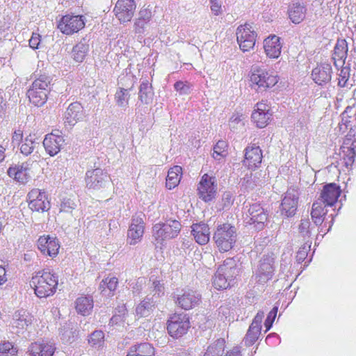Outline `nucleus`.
Segmentation results:
<instances>
[{"label": "nucleus", "instance_id": "obj_8", "mask_svg": "<svg viewBox=\"0 0 356 356\" xmlns=\"http://www.w3.org/2000/svg\"><path fill=\"white\" fill-rule=\"evenodd\" d=\"M190 327L189 318L186 314H175L168 320V331L172 337L178 338L186 333Z\"/></svg>", "mask_w": 356, "mask_h": 356}, {"label": "nucleus", "instance_id": "obj_55", "mask_svg": "<svg viewBox=\"0 0 356 356\" xmlns=\"http://www.w3.org/2000/svg\"><path fill=\"white\" fill-rule=\"evenodd\" d=\"M17 353V350L9 341H5L0 343V355L10 354L15 355Z\"/></svg>", "mask_w": 356, "mask_h": 356}, {"label": "nucleus", "instance_id": "obj_18", "mask_svg": "<svg viewBox=\"0 0 356 356\" xmlns=\"http://www.w3.org/2000/svg\"><path fill=\"white\" fill-rule=\"evenodd\" d=\"M274 260L270 257H264L261 261L255 275L257 282L266 284L272 279L274 274Z\"/></svg>", "mask_w": 356, "mask_h": 356}, {"label": "nucleus", "instance_id": "obj_53", "mask_svg": "<svg viewBox=\"0 0 356 356\" xmlns=\"http://www.w3.org/2000/svg\"><path fill=\"white\" fill-rule=\"evenodd\" d=\"M174 88L180 95H188L191 90V85L187 81H177L174 84Z\"/></svg>", "mask_w": 356, "mask_h": 356}, {"label": "nucleus", "instance_id": "obj_2", "mask_svg": "<svg viewBox=\"0 0 356 356\" xmlns=\"http://www.w3.org/2000/svg\"><path fill=\"white\" fill-rule=\"evenodd\" d=\"M236 238V228L227 223L218 225L213 236L216 247L221 252L232 250Z\"/></svg>", "mask_w": 356, "mask_h": 356}, {"label": "nucleus", "instance_id": "obj_34", "mask_svg": "<svg viewBox=\"0 0 356 356\" xmlns=\"http://www.w3.org/2000/svg\"><path fill=\"white\" fill-rule=\"evenodd\" d=\"M325 203L322 202L319 200L315 201L312 204L311 211L312 218L316 225H322L323 222L325 220V216L327 213Z\"/></svg>", "mask_w": 356, "mask_h": 356}, {"label": "nucleus", "instance_id": "obj_27", "mask_svg": "<svg viewBox=\"0 0 356 356\" xmlns=\"http://www.w3.org/2000/svg\"><path fill=\"white\" fill-rule=\"evenodd\" d=\"M262 152L259 146L249 145L245 149L244 165L249 169L258 168L262 161Z\"/></svg>", "mask_w": 356, "mask_h": 356}, {"label": "nucleus", "instance_id": "obj_6", "mask_svg": "<svg viewBox=\"0 0 356 356\" xmlns=\"http://www.w3.org/2000/svg\"><path fill=\"white\" fill-rule=\"evenodd\" d=\"M236 40L241 51H248L253 49L256 42L257 33L250 24L240 25L236 32Z\"/></svg>", "mask_w": 356, "mask_h": 356}, {"label": "nucleus", "instance_id": "obj_3", "mask_svg": "<svg viewBox=\"0 0 356 356\" xmlns=\"http://www.w3.org/2000/svg\"><path fill=\"white\" fill-rule=\"evenodd\" d=\"M50 78L42 75L36 79L27 91L29 101L36 106H43L47 99V95L50 88Z\"/></svg>", "mask_w": 356, "mask_h": 356}, {"label": "nucleus", "instance_id": "obj_7", "mask_svg": "<svg viewBox=\"0 0 356 356\" xmlns=\"http://www.w3.org/2000/svg\"><path fill=\"white\" fill-rule=\"evenodd\" d=\"M268 213L263 207L258 203L250 206L245 213V221L247 224L254 225L257 230L264 229L267 222Z\"/></svg>", "mask_w": 356, "mask_h": 356}, {"label": "nucleus", "instance_id": "obj_19", "mask_svg": "<svg viewBox=\"0 0 356 356\" xmlns=\"http://www.w3.org/2000/svg\"><path fill=\"white\" fill-rule=\"evenodd\" d=\"M37 246L42 254H47L51 257H56L60 248V244L56 237L49 235L40 236L37 241Z\"/></svg>", "mask_w": 356, "mask_h": 356}, {"label": "nucleus", "instance_id": "obj_16", "mask_svg": "<svg viewBox=\"0 0 356 356\" xmlns=\"http://www.w3.org/2000/svg\"><path fill=\"white\" fill-rule=\"evenodd\" d=\"M143 215L142 213L133 216L131 223L127 232V240L129 244L135 245L141 241L144 234Z\"/></svg>", "mask_w": 356, "mask_h": 356}, {"label": "nucleus", "instance_id": "obj_9", "mask_svg": "<svg viewBox=\"0 0 356 356\" xmlns=\"http://www.w3.org/2000/svg\"><path fill=\"white\" fill-rule=\"evenodd\" d=\"M299 191L296 188H290L284 193L280 205V211L286 217L293 216L298 208Z\"/></svg>", "mask_w": 356, "mask_h": 356}, {"label": "nucleus", "instance_id": "obj_37", "mask_svg": "<svg viewBox=\"0 0 356 356\" xmlns=\"http://www.w3.org/2000/svg\"><path fill=\"white\" fill-rule=\"evenodd\" d=\"M261 174L259 172L252 173L250 172L246 174L242 179V187L245 191H249L253 190L255 187L261 186L263 184V179H260Z\"/></svg>", "mask_w": 356, "mask_h": 356}, {"label": "nucleus", "instance_id": "obj_32", "mask_svg": "<svg viewBox=\"0 0 356 356\" xmlns=\"http://www.w3.org/2000/svg\"><path fill=\"white\" fill-rule=\"evenodd\" d=\"M29 170V164L24 163L21 165L10 167L8 170V175L15 180L24 184L28 181L30 177Z\"/></svg>", "mask_w": 356, "mask_h": 356}, {"label": "nucleus", "instance_id": "obj_10", "mask_svg": "<svg viewBox=\"0 0 356 356\" xmlns=\"http://www.w3.org/2000/svg\"><path fill=\"white\" fill-rule=\"evenodd\" d=\"M34 317L27 311L20 309L16 311L10 322L12 331L16 334H23L33 324Z\"/></svg>", "mask_w": 356, "mask_h": 356}, {"label": "nucleus", "instance_id": "obj_23", "mask_svg": "<svg viewBox=\"0 0 356 356\" xmlns=\"http://www.w3.org/2000/svg\"><path fill=\"white\" fill-rule=\"evenodd\" d=\"M152 13L151 9L147 8H141L138 13V17L134 24V32L137 34H145L151 26Z\"/></svg>", "mask_w": 356, "mask_h": 356}, {"label": "nucleus", "instance_id": "obj_1", "mask_svg": "<svg viewBox=\"0 0 356 356\" xmlns=\"http://www.w3.org/2000/svg\"><path fill=\"white\" fill-rule=\"evenodd\" d=\"M58 276L49 269H43L35 272L30 281V286L35 294L40 298L53 296L56 291Z\"/></svg>", "mask_w": 356, "mask_h": 356}, {"label": "nucleus", "instance_id": "obj_11", "mask_svg": "<svg viewBox=\"0 0 356 356\" xmlns=\"http://www.w3.org/2000/svg\"><path fill=\"white\" fill-rule=\"evenodd\" d=\"M197 191L200 198L205 202L214 199L217 193V184L215 177L204 174L200 181Z\"/></svg>", "mask_w": 356, "mask_h": 356}, {"label": "nucleus", "instance_id": "obj_47", "mask_svg": "<svg viewBox=\"0 0 356 356\" xmlns=\"http://www.w3.org/2000/svg\"><path fill=\"white\" fill-rule=\"evenodd\" d=\"M227 144L224 140H219L213 147V158L220 161L227 155Z\"/></svg>", "mask_w": 356, "mask_h": 356}, {"label": "nucleus", "instance_id": "obj_60", "mask_svg": "<svg viewBox=\"0 0 356 356\" xmlns=\"http://www.w3.org/2000/svg\"><path fill=\"white\" fill-rule=\"evenodd\" d=\"M356 134V130L355 129H350L348 134L346 136V138L343 142V148L345 149V145H351L352 143L355 141L353 140V138L355 137Z\"/></svg>", "mask_w": 356, "mask_h": 356}, {"label": "nucleus", "instance_id": "obj_22", "mask_svg": "<svg viewBox=\"0 0 356 356\" xmlns=\"http://www.w3.org/2000/svg\"><path fill=\"white\" fill-rule=\"evenodd\" d=\"M307 13V8L303 1H293L288 6V17L295 24H299L303 22L306 18Z\"/></svg>", "mask_w": 356, "mask_h": 356}, {"label": "nucleus", "instance_id": "obj_26", "mask_svg": "<svg viewBox=\"0 0 356 356\" xmlns=\"http://www.w3.org/2000/svg\"><path fill=\"white\" fill-rule=\"evenodd\" d=\"M84 117L83 108L79 102H73L69 105L65 113V124L70 127L74 126Z\"/></svg>", "mask_w": 356, "mask_h": 356}, {"label": "nucleus", "instance_id": "obj_56", "mask_svg": "<svg viewBox=\"0 0 356 356\" xmlns=\"http://www.w3.org/2000/svg\"><path fill=\"white\" fill-rule=\"evenodd\" d=\"M278 307H274L272 310L268 313V316L265 321L264 325L266 327V332L269 330L273 325V321L276 317Z\"/></svg>", "mask_w": 356, "mask_h": 356}, {"label": "nucleus", "instance_id": "obj_45", "mask_svg": "<svg viewBox=\"0 0 356 356\" xmlns=\"http://www.w3.org/2000/svg\"><path fill=\"white\" fill-rule=\"evenodd\" d=\"M213 284L216 289L220 290L226 289L228 287L232 286L234 283L228 280L227 277L224 276L223 274L220 273V270L218 268L213 279Z\"/></svg>", "mask_w": 356, "mask_h": 356}, {"label": "nucleus", "instance_id": "obj_21", "mask_svg": "<svg viewBox=\"0 0 356 356\" xmlns=\"http://www.w3.org/2000/svg\"><path fill=\"white\" fill-rule=\"evenodd\" d=\"M272 113L270 112V107L266 103L261 102L255 105L254 110L252 114L253 122L259 128H264L270 120Z\"/></svg>", "mask_w": 356, "mask_h": 356}, {"label": "nucleus", "instance_id": "obj_25", "mask_svg": "<svg viewBox=\"0 0 356 356\" xmlns=\"http://www.w3.org/2000/svg\"><path fill=\"white\" fill-rule=\"evenodd\" d=\"M341 192L340 187L336 184H328L323 187L318 200L325 203V206L332 207L337 202Z\"/></svg>", "mask_w": 356, "mask_h": 356}, {"label": "nucleus", "instance_id": "obj_41", "mask_svg": "<svg viewBox=\"0 0 356 356\" xmlns=\"http://www.w3.org/2000/svg\"><path fill=\"white\" fill-rule=\"evenodd\" d=\"M118 284V278L115 277H106L99 284V289L101 293L108 296H113V291L116 289Z\"/></svg>", "mask_w": 356, "mask_h": 356}, {"label": "nucleus", "instance_id": "obj_4", "mask_svg": "<svg viewBox=\"0 0 356 356\" xmlns=\"http://www.w3.org/2000/svg\"><path fill=\"white\" fill-rule=\"evenodd\" d=\"M181 228V223L176 220H168L165 222H159L153 226V237L157 243L163 244L164 241L177 237Z\"/></svg>", "mask_w": 356, "mask_h": 356}, {"label": "nucleus", "instance_id": "obj_63", "mask_svg": "<svg viewBox=\"0 0 356 356\" xmlns=\"http://www.w3.org/2000/svg\"><path fill=\"white\" fill-rule=\"evenodd\" d=\"M23 132L20 129L15 130L12 136V143L19 145L22 141Z\"/></svg>", "mask_w": 356, "mask_h": 356}, {"label": "nucleus", "instance_id": "obj_15", "mask_svg": "<svg viewBox=\"0 0 356 356\" xmlns=\"http://www.w3.org/2000/svg\"><path fill=\"white\" fill-rule=\"evenodd\" d=\"M109 181L108 174L101 168L90 170L86 174V184L90 189L99 190L106 186Z\"/></svg>", "mask_w": 356, "mask_h": 356}, {"label": "nucleus", "instance_id": "obj_29", "mask_svg": "<svg viewBox=\"0 0 356 356\" xmlns=\"http://www.w3.org/2000/svg\"><path fill=\"white\" fill-rule=\"evenodd\" d=\"M56 347L51 342L32 343L29 347L30 356H53Z\"/></svg>", "mask_w": 356, "mask_h": 356}, {"label": "nucleus", "instance_id": "obj_43", "mask_svg": "<svg viewBox=\"0 0 356 356\" xmlns=\"http://www.w3.org/2000/svg\"><path fill=\"white\" fill-rule=\"evenodd\" d=\"M38 145L39 143L36 141L35 135L30 134L22 142V144L20 147V152L24 156H29Z\"/></svg>", "mask_w": 356, "mask_h": 356}, {"label": "nucleus", "instance_id": "obj_58", "mask_svg": "<svg viewBox=\"0 0 356 356\" xmlns=\"http://www.w3.org/2000/svg\"><path fill=\"white\" fill-rule=\"evenodd\" d=\"M244 119H245V116L243 114L234 113L232 115V116L230 118L229 126L232 128H235L236 127L235 125L240 122H242Z\"/></svg>", "mask_w": 356, "mask_h": 356}, {"label": "nucleus", "instance_id": "obj_62", "mask_svg": "<svg viewBox=\"0 0 356 356\" xmlns=\"http://www.w3.org/2000/svg\"><path fill=\"white\" fill-rule=\"evenodd\" d=\"M348 77H349V76H348V70L342 69L340 71V74H339V85L341 87H344L346 86L347 81L348 80Z\"/></svg>", "mask_w": 356, "mask_h": 356}, {"label": "nucleus", "instance_id": "obj_14", "mask_svg": "<svg viewBox=\"0 0 356 356\" xmlns=\"http://www.w3.org/2000/svg\"><path fill=\"white\" fill-rule=\"evenodd\" d=\"M136 8L134 0H118L113 8V13L120 23H125L131 21Z\"/></svg>", "mask_w": 356, "mask_h": 356}, {"label": "nucleus", "instance_id": "obj_38", "mask_svg": "<svg viewBox=\"0 0 356 356\" xmlns=\"http://www.w3.org/2000/svg\"><path fill=\"white\" fill-rule=\"evenodd\" d=\"M155 307L153 297H146L136 309V313L140 317L148 316Z\"/></svg>", "mask_w": 356, "mask_h": 356}, {"label": "nucleus", "instance_id": "obj_54", "mask_svg": "<svg viewBox=\"0 0 356 356\" xmlns=\"http://www.w3.org/2000/svg\"><path fill=\"white\" fill-rule=\"evenodd\" d=\"M310 247L311 242L307 241L299 249L296 254V260L298 263L302 262L306 259Z\"/></svg>", "mask_w": 356, "mask_h": 356}, {"label": "nucleus", "instance_id": "obj_64", "mask_svg": "<svg viewBox=\"0 0 356 356\" xmlns=\"http://www.w3.org/2000/svg\"><path fill=\"white\" fill-rule=\"evenodd\" d=\"M152 284L154 286V296H155L156 294H157V296L159 297L161 294L164 293V292H163L164 288L163 286V284H161L159 281H154V282H153Z\"/></svg>", "mask_w": 356, "mask_h": 356}, {"label": "nucleus", "instance_id": "obj_50", "mask_svg": "<svg viewBox=\"0 0 356 356\" xmlns=\"http://www.w3.org/2000/svg\"><path fill=\"white\" fill-rule=\"evenodd\" d=\"M115 99L117 102V104L119 106H127L129 99V94L128 90L120 88V90H118L116 92L115 95Z\"/></svg>", "mask_w": 356, "mask_h": 356}, {"label": "nucleus", "instance_id": "obj_12", "mask_svg": "<svg viewBox=\"0 0 356 356\" xmlns=\"http://www.w3.org/2000/svg\"><path fill=\"white\" fill-rule=\"evenodd\" d=\"M29 207L34 211H46L50 209V202L44 191L32 189L27 195Z\"/></svg>", "mask_w": 356, "mask_h": 356}, {"label": "nucleus", "instance_id": "obj_35", "mask_svg": "<svg viewBox=\"0 0 356 356\" xmlns=\"http://www.w3.org/2000/svg\"><path fill=\"white\" fill-rule=\"evenodd\" d=\"M75 305L78 314L82 316H88L93 309L94 302L92 297L90 296H81L76 300Z\"/></svg>", "mask_w": 356, "mask_h": 356}, {"label": "nucleus", "instance_id": "obj_28", "mask_svg": "<svg viewBox=\"0 0 356 356\" xmlns=\"http://www.w3.org/2000/svg\"><path fill=\"white\" fill-rule=\"evenodd\" d=\"M331 74L332 67L328 63L318 65L312 72V79L318 85L328 83L331 80Z\"/></svg>", "mask_w": 356, "mask_h": 356}, {"label": "nucleus", "instance_id": "obj_31", "mask_svg": "<svg viewBox=\"0 0 356 356\" xmlns=\"http://www.w3.org/2000/svg\"><path fill=\"white\" fill-rule=\"evenodd\" d=\"M192 234L196 242L200 245H205L209 241L210 231L207 224L198 223L192 225Z\"/></svg>", "mask_w": 356, "mask_h": 356}, {"label": "nucleus", "instance_id": "obj_48", "mask_svg": "<svg viewBox=\"0 0 356 356\" xmlns=\"http://www.w3.org/2000/svg\"><path fill=\"white\" fill-rule=\"evenodd\" d=\"M104 341V334L101 330L94 331L89 337V344L95 348H99L103 346Z\"/></svg>", "mask_w": 356, "mask_h": 356}, {"label": "nucleus", "instance_id": "obj_36", "mask_svg": "<svg viewBox=\"0 0 356 356\" xmlns=\"http://www.w3.org/2000/svg\"><path fill=\"white\" fill-rule=\"evenodd\" d=\"M154 92L151 83L147 80H144L140 85L138 92L139 101L143 104L152 103Z\"/></svg>", "mask_w": 356, "mask_h": 356}, {"label": "nucleus", "instance_id": "obj_61", "mask_svg": "<svg viewBox=\"0 0 356 356\" xmlns=\"http://www.w3.org/2000/svg\"><path fill=\"white\" fill-rule=\"evenodd\" d=\"M40 42V35L38 33H33L31 39L29 40V46L32 49H38Z\"/></svg>", "mask_w": 356, "mask_h": 356}, {"label": "nucleus", "instance_id": "obj_52", "mask_svg": "<svg viewBox=\"0 0 356 356\" xmlns=\"http://www.w3.org/2000/svg\"><path fill=\"white\" fill-rule=\"evenodd\" d=\"M311 222L309 219L301 220L299 225V232L305 239L309 238L312 235L313 227H311Z\"/></svg>", "mask_w": 356, "mask_h": 356}, {"label": "nucleus", "instance_id": "obj_13", "mask_svg": "<svg viewBox=\"0 0 356 356\" xmlns=\"http://www.w3.org/2000/svg\"><path fill=\"white\" fill-rule=\"evenodd\" d=\"M84 26L85 22L82 16L70 15L63 16L58 25L60 31L66 35L77 33Z\"/></svg>", "mask_w": 356, "mask_h": 356}, {"label": "nucleus", "instance_id": "obj_59", "mask_svg": "<svg viewBox=\"0 0 356 356\" xmlns=\"http://www.w3.org/2000/svg\"><path fill=\"white\" fill-rule=\"evenodd\" d=\"M222 202L223 208L229 207L234 202V197L230 192H225L222 195Z\"/></svg>", "mask_w": 356, "mask_h": 356}, {"label": "nucleus", "instance_id": "obj_5", "mask_svg": "<svg viewBox=\"0 0 356 356\" xmlns=\"http://www.w3.org/2000/svg\"><path fill=\"white\" fill-rule=\"evenodd\" d=\"M250 81L253 86H257V90L264 91L274 86L278 82V78L266 69L254 67L250 75Z\"/></svg>", "mask_w": 356, "mask_h": 356}, {"label": "nucleus", "instance_id": "obj_46", "mask_svg": "<svg viewBox=\"0 0 356 356\" xmlns=\"http://www.w3.org/2000/svg\"><path fill=\"white\" fill-rule=\"evenodd\" d=\"M224 341L218 339L214 343L210 345L204 356H220L224 351Z\"/></svg>", "mask_w": 356, "mask_h": 356}, {"label": "nucleus", "instance_id": "obj_39", "mask_svg": "<svg viewBox=\"0 0 356 356\" xmlns=\"http://www.w3.org/2000/svg\"><path fill=\"white\" fill-rule=\"evenodd\" d=\"M181 171L182 169L179 165H175L168 170L165 183L166 187L168 189H172L179 184Z\"/></svg>", "mask_w": 356, "mask_h": 356}, {"label": "nucleus", "instance_id": "obj_33", "mask_svg": "<svg viewBox=\"0 0 356 356\" xmlns=\"http://www.w3.org/2000/svg\"><path fill=\"white\" fill-rule=\"evenodd\" d=\"M220 273L228 278L234 284V279L238 275L239 270L237 267L236 261L233 258L226 259L222 265L218 267Z\"/></svg>", "mask_w": 356, "mask_h": 356}, {"label": "nucleus", "instance_id": "obj_17", "mask_svg": "<svg viewBox=\"0 0 356 356\" xmlns=\"http://www.w3.org/2000/svg\"><path fill=\"white\" fill-rule=\"evenodd\" d=\"M200 299V295L196 291L191 289L182 290L181 293L177 296L175 303L181 309L189 310L198 305Z\"/></svg>", "mask_w": 356, "mask_h": 356}, {"label": "nucleus", "instance_id": "obj_40", "mask_svg": "<svg viewBox=\"0 0 356 356\" xmlns=\"http://www.w3.org/2000/svg\"><path fill=\"white\" fill-rule=\"evenodd\" d=\"M348 43L345 39H339L334 48L333 59L344 64L348 55Z\"/></svg>", "mask_w": 356, "mask_h": 356}, {"label": "nucleus", "instance_id": "obj_20", "mask_svg": "<svg viewBox=\"0 0 356 356\" xmlns=\"http://www.w3.org/2000/svg\"><path fill=\"white\" fill-rule=\"evenodd\" d=\"M264 316V312L259 311L254 316L252 323L250 324L245 337L243 339L244 343L246 346L253 345L258 339L261 330V322Z\"/></svg>", "mask_w": 356, "mask_h": 356}, {"label": "nucleus", "instance_id": "obj_42", "mask_svg": "<svg viewBox=\"0 0 356 356\" xmlns=\"http://www.w3.org/2000/svg\"><path fill=\"white\" fill-rule=\"evenodd\" d=\"M89 51V45L85 40L76 44L72 49V57L76 62H82Z\"/></svg>", "mask_w": 356, "mask_h": 356}, {"label": "nucleus", "instance_id": "obj_24", "mask_svg": "<svg viewBox=\"0 0 356 356\" xmlns=\"http://www.w3.org/2000/svg\"><path fill=\"white\" fill-rule=\"evenodd\" d=\"M65 143V139L63 136L51 133L46 135L43 140V146L47 153L54 156L56 155Z\"/></svg>", "mask_w": 356, "mask_h": 356}, {"label": "nucleus", "instance_id": "obj_49", "mask_svg": "<svg viewBox=\"0 0 356 356\" xmlns=\"http://www.w3.org/2000/svg\"><path fill=\"white\" fill-rule=\"evenodd\" d=\"M77 207V202L75 198L71 197H65L62 199L60 211L66 213H72Z\"/></svg>", "mask_w": 356, "mask_h": 356}, {"label": "nucleus", "instance_id": "obj_30", "mask_svg": "<svg viewBox=\"0 0 356 356\" xmlns=\"http://www.w3.org/2000/svg\"><path fill=\"white\" fill-rule=\"evenodd\" d=\"M264 48L268 57L277 58L282 49L280 38L275 35L268 37L264 41Z\"/></svg>", "mask_w": 356, "mask_h": 356}, {"label": "nucleus", "instance_id": "obj_51", "mask_svg": "<svg viewBox=\"0 0 356 356\" xmlns=\"http://www.w3.org/2000/svg\"><path fill=\"white\" fill-rule=\"evenodd\" d=\"M356 141L352 143L350 147H347L345 156L343 157V162L346 168L352 166L355 161Z\"/></svg>", "mask_w": 356, "mask_h": 356}, {"label": "nucleus", "instance_id": "obj_57", "mask_svg": "<svg viewBox=\"0 0 356 356\" xmlns=\"http://www.w3.org/2000/svg\"><path fill=\"white\" fill-rule=\"evenodd\" d=\"M211 12L215 15H219L222 13V2L220 0H209Z\"/></svg>", "mask_w": 356, "mask_h": 356}, {"label": "nucleus", "instance_id": "obj_44", "mask_svg": "<svg viewBox=\"0 0 356 356\" xmlns=\"http://www.w3.org/2000/svg\"><path fill=\"white\" fill-rule=\"evenodd\" d=\"M131 348L139 356H155V349L149 343H138Z\"/></svg>", "mask_w": 356, "mask_h": 356}]
</instances>
